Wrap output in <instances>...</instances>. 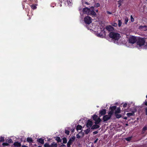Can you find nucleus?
<instances>
[{"label":"nucleus","instance_id":"4c0bfd02","mask_svg":"<svg viewBox=\"0 0 147 147\" xmlns=\"http://www.w3.org/2000/svg\"><path fill=\"white\" fill-rule=\"evenodd\" d=\"M131 21L132 22H133L134 21V18H133L131 15Z\"/></svg>","mask_w":147,"mask_h":147},{"label":"nucleus","instance_id":"5fc2aeb1","mask_svg":"<svg viewBox=\"0 0 147 147\" xmlns=\"http://www.w3.org/2000/svg\"><path fill=\"white\" fill-rule=\"evenodd\" d=\"M96 12H98V10H96Z\"/></svg>","mask_w":147,"mask_h":147},{"label":"nucleus","instance_id":"72a5a7b5","mask_svg":"<svg viewBox=\"0 0 147 147\" xmlns=\"http://www.w3.org/2000/svg\"><path fill=\"white\" fill-rule=\"evenodd\" d=\"M4 138L2 137H0V142H3V141Z\"/></svg>","mask_w":147,"mask_h":147},{"label":"nucleus","instance_id":"de8ad7c7","mask_svg":"<svg viewBox=\"0 0 147 147\" xmlns=\"http://www.w3.org/2000/svg\"><path fill=\"white\" fill-rule=\"evenodd\" d=\"M98 133V132L97 131H95L93 132V133H94V134H96Z\"/></svg>","mask_w":147,"mask_h":147},{"label":"nucleus","instance_id":"a878e982","mask_svg":"<svg viewBox=\"0 0 147 147\" xmlns=\"http://www.w3.org/2000/svg\"><path fill=\"white\" fill-rule=\"evenodd\" d=\"M44 146L45 147H51V145H50L48 143H46L44 144Z\"/></svg>","mask_w":147,"mask_h":147},{"label":"nucleus","instance_id":"c03bdc74","mask_svg":"<svg viewBox=\"0 0 147 147\" xmlns=\"http://www.w3.org/2000/svg\"><path fill=\"white\" fill-rule=\"evenodd\" d=\"M100 6V4L98 3H97L96 4V6L97 7Z\"/></svg>","mask_w":147,"mask_h":147},{"label":"nucleus","instance_id":"f257e3e1","mask_svg":"<svg viewBox=\"0 0 147 147\" xmlns=\"http://www.w3.org/2000/svg\"><path fill=\"white\" fill-rule=\"evenodd\" d=\"M109 36L113 39V41L115 43L120 45L123 43L121 39H120L121 35L115 32H111L109 33Z\"/></svg>","mask_w":147,"mask_h":147},{"label":"nucleus","instance_id":"f03ea898","mask_svg":"<svg viewBox=\"0 0 147 147\" xmlns=\"http://www.w3.org/2000/svg\"><path fill=\"white\" fill-rule=\"evenodd\" d=\"M137 47L139 49L147 48V44L145 42L144 39H139L137 43Z\"/></svg>","mask_w":147,"mask_h":147},{"label":"nucleus","instance_id":"4468645a","mask_svg":"<svg viewBox=\"0 0 147 147\" xmlns=\"http://www.w3.org/2000/svg\"><path fill=\"white\" fill-rule=\"evenodd\" d=\"M100 126L99 125H94L91 127L92 129H94L99 128Z\"/></svg>","mask_w":147,"mask_h":147},{"label":"nucleus","instance_id":"9b49d317","mask_svg":"<svg viewBox=\"0 0 147 147\" xmlns=\"http://www.w3.org/2000/svg\"><path fill=\"white\" fill-rule=\"evenodd\" d=\"M106 29L109 31H112L114 30V28L113 26H108L106 27Z\"/></svg>","mask_w":147,"mask_h":147},{"label":"nucleus","instance_id":"7ed1b4c3","mask_svg":"<svg viewBox=\"0 0 147 147\" xmlns=\"http://www.w3.org/2000/svg\"><path fill=\"white\" fill-rule=\"evenodd\" d=\"M94 7L93 6H92L90 8H88L86 7L84 8L82 10V12L84 14H86L88 15H91L95 16L96 14L94 11Z\"/></svg>","mask_w":147,"mask_h":147},{"label":"nucleus","instance_id":"603ef678","mask_svg":"<svg viewBox=\"0 0 147 147\" xmlns=\"http://www.w3.org/2000/svg\"><path fill=\"white\" fill-rule=\"evenodd\" d=\"M12 142H13L12 140L10 139V143Z\"/></svg>","mask_w":147,"mask_h":147},{"label":"nucleus","instance_id":"20e7f679","mask_svg":"<svg viewBox=\"0 0 147 147\" xmlns=\"http://www.w3.org/2000/svg\"><path fill=\"white\" fill-rule=\"evenodd\" d=\"M137 40L136 38V37L131 36L129 37L128 39V42L129 43L134 44Z\"/></svg>","mask_w":147,"mask_h":147},{"label":"nucleus","instance_id":"6e6d98bb","mask_svg":"<svg viewBox=\"0 0 147 147\" xmlns=\"http://www.w3.org/2000/svg\"><path fill=\"white\" fill-rule=\"evenodd\" d=\"M80 14H81V16L83 15H81V13H80Z\"/></svg>","mask_w":147,"mask_h":147},{"label":"nucleus","instance_id":"4be33fe9","mask_svg":"<svg viewBox=\"0 0 147 147\" xmlns=\"http://www.w3.org/2000/svg\"><path fill=\"white\" fill-rule=\"evenodd\" d=\"M3 147H9V144L7 143H3Z\"/></svg>","mask_w":147,"mask_h":147},{"label":"nucleus","instance_id":"b1692460","mask_svg":"<svg viewBox=\"0 0 147 147\" xmlns=\"http://www.w3.org/2000/svg\"><path fill=\"white\" fill-rule=\"evenodd\" d=\"M37 5L36 4L35 5H31V7L32 9H35L36 8V6Z\"/></svg>","mask_w":147,"mask_h":147},{"label":"nucleus","instance_id":"bf43d9fd","mask_svg":"<svg viewBox=\"0 0 147 147\" xmlns=\"http://www.w3.org/2000/svg\"><path fill=\"white\" fill-rule=\"evenodd\" d=\"M92 147H93V146H92Z\"/></svg>","mask_w":147,"mask_h":147},{"label":"nucleus","instance_id":"09e8293b","mask_svg":"<svg viewBox=\"0 0 147 147\" xmlns=\"http://www.w3.org/2000/svg\"><path fill=\"white\" fill-rule=\"evenodd\" d=\"M65 146V145L64 144H62L59 147H64V146Z\"/></svg>","mask_w":147,"mask_h":147},{"label":"nucleus","instance_id":"cd10ccee","mask_svg":"<svg viewBox=\"0 0 147 147\" xmlns=\"http://www.w3.org/2000/svg\"><path fill=\"white\" fill-rule=\"evenodd\" d=\"M67 142V140L66 138H63V143L65 144Z\"/></svg>","mask_w":147,"mask_h":147},{"label":"nucleus","instance_id":"dca6fc26","mask_svg":"<svg viewBox=\"0 0 147 147\" xmlns=\"http://www.w3.org/2000/svg\"><path fill=\"white\" fill-rule=\"evenodd\" d=\"M147 28V26H140L139 27V29H143V30H146V28Z\"/></svg>","mask_w":147,"mask_h":147},{"label":"nucleus","instance_id":"4d7b16f0","mask_svg":"<svg viewBox=\"0 0 147 147\" xmlns=\"http://www.w3.org/2000/svg\"><path fill=\"white\" fill-rule=\"evenodd\" d=\"M128 125V124H126V125Z\"/></svg>","mask_w":147,"mask_h":147},{"label":"nucleus","instance_id":"a19ab883","mask_svg":"<svg viewBox=\"0 0 147 147\" xmlns=\"http://www.w3.org/2000/svg\"><path fill=\"white\" fill-rule=\"evenodd\" d=\"M76 137L77 138H80V136L79 135V134H77L76 135Z\"/></svg>","mask_w":147,"mask_h":147},{"label":"nucleus","instance_id":"aec40b11","mask_svg":"<svg viewBox=\"0 0 147 147\" xmlns=\"http://www.w3.org/2000/svg\"><path fill=\"white\" fill-rule=\"evenodd\" d=\"M82 128V127L81 125H78L76 127V129L78 131L79 130H80Z\"/></svg>","mask_w":147,"mask_h":147},{"label":"nucleus","instance_id":"423d86ee","mask_svg":"<svg viewBox=\"0 0 147 147\" xmlns=\"http://www.w3.org/2000/svg\"><path fill=\"white\" fill-rule=\"evenodd\" d=\"M84 21L86 24H89L91 23L92 19L90 17L87 16L84 18Z\"/></svg>","mask_w":147,"mask_h":147},{"label":"nucleus","instance_id":"6ab92c4d","mask_svg":"<svg viewBox=\"0 0 147 147\" xmlns=\"http://www.w3.org/2000/svg\"><path fill=\"white\" fill-rule=\"evenodd\" d=\"M57 144L53 142V143L51 144V147H57Z\"/></svg>","mask_w":147,"mask_h":147},{"label":"nucleus","instance_id":"a211bd4d","mask_svg":"<svg viewBox=\"0 0 147 147\" xmlns=\"http://www.w3.org/2000/svg\"><path fill=\"white\" fill-rule=\"evenodd\" d=\"M147 130V126H144L143 128L142 129V133L143 134H144L145 131Z\"/></svg>","mask_w":147,"mask_h":147},{"label":"nucleus","instance_id":"3c124183","mask_svg":"<svg viewBox=\"0 0 147 147\" xmlns=\"http://www.w3.org/2000/svg\"><path fill=\"white\" fill-rule=\"evenodd\" d=\"M144 104L146 105L147 106V102H146V101L145 102Z\"/></svg>","mask_w":147,"mask_h":147},{"label":"nucleus","instance_id":"1a4fd4ad","mask_svg":"<svg viewBox=\"0 0 147 147\" xmlns=\"http://www.w3.org/2000/svg\"><path fill=\"white\" fill-rule=\"evenodd\" d=\"M92 122L90 120H88L86 124L87 127L89 128H90L92 126Z\"/></svg>","mask_w":147,"mask_h":147},{"label":"nucleus","instance_id":"ddd939ff","mask_svg":"<svg viewBox=\"0 0 147 147\" xmlns=\"http://www.w3.org/2000/svg\"><path fill=\"white\" fill-rule=\"evenodd\" d=\"M100 113L101 115H105L106 113V111L105 109H103L100 111Z\"/></svg>","mask_w":147,"mask_h":147},{"label":"nucleus","instance_id":"c9c22d12","mask_svg":"<svg viewBox=\"0 0 147 147\" xmlns=\"http://www.w3.org/2000/svg\"><path fill=\"white\" fill-rule=\"evenodd\" d=\"M56 140H57V141L58 142H61V140L60 139V138L59 137H57V138H56Z\"/></svg>","mask_w":147,"mask_h":147},{"label":"nucleus","instance_id":"6e6552de","mask_svg":"<svg viewBox=\"0 0 147 147\" xmlns=\"http://www.w3.org/2000/svg\"><path fill=\"white\" fill-rule=\"evenodd\" d=\"M136 111V109L135 108L132 111L131 113H127L126 115L128 117L133 116L134 113Z\"/></svg>","mask_w":147,"mask_h":147},{"label":"nucleus","instance_id":"c85d7f7f","mask_svg":"<svg viewBox=\"0 0 147 147\" xmlns=\"http://www.w3.org/2000/svg\"><path fill=\"white\" fill-rule=\"evenodd\" d=\"M122 24V22L120 20H118V26L119 27H120L121 26Z\"/></svg>","mask_w":147,"mask_h":147},{"label":"nucleus","instance_id":"a18cd8bd","mask_svg":"<svg viewBox=\"0 0 147 147\" xmlns=\"http://www.w3.org/2000/svg\"><path fill=\"white\" fill-rule=\"evenodd\" d=\"M107 14H111L112 13L111 12H109V11H107Z\"/></svg>","mask_w":147,"mask_h":147},{"label":"nucleus","instance_id":"39448f33","mask_svg":"<svg viewBox=\"0 0 147 147\" xmlns=\"http://www.w3.org/2000/svg\"><path fill=\"white\" fill-rule=\"evenodd\" d=\"M93 120L95 121V123L98 124L100 122L101 120L98 117V116L96 115H94L92 116Z\"/></svg>","mask_w":147,"mask_h":147},{"label":"nucleus","instance_id":"f3484780","mask_svg":"<svg viewBox=\"0 0 147 147\" xmlns=\"http://www.w3.org/2000/svg\"><path fill=\"white\" fill-rule=\"evenodd\" d=\"M27 141L28 142L31 143L32 142L33 140L32 138L30 137H28L27 139Z\"/></svg>","mask_w":147,"mask_h":147},{"label":"nucleus","instance_id":"58836bf2","mask_svg":"<svg viewBox=\"0 0 147 147\" xmlns=\"http://www.w3.org/2000/svg\"><path fill=\"white\" fill-rule=\"evenodd\" d=\"M82 4L84 5L85 3L87 5L88 4V3L87 2H85L84 1H83V0L82 1Z\"/></svg>","mask_w":147,"mask_h":147},{"label":"nucleus","instance_id":"9d476101","mask_svg":"<svg viewBox=\"0 0 147 147\" xmlns=\"http://www.w3.org/2000/svg\"><path fill=\"white\" fill-rule=\"evenodd\" d=\"M111 118V116L106 115L104 116L103 117V120L104 121H106L109 120Z\"/></svg>","mask_w":147,"mask_h":147},{"label":"nucleus","instance_id":"7c9ffc66","mask_svg":"<svg viewBox=\"0 0 147 147\" xmlns=\"http://www.w3.org/2000/svg\"><path fill=\"white\" fill-rule=\"evenodd\" d=\"M131 138L132 137H129L126 138L125 139L127 141H130V140H131Z\"/></svg>","mask_w":147,"mask_h":147},{"label":"nucleus","instance_id":"393cba45","mask_svg":"<svg viewBox=\"0 0 147 147\" xmlns=\"http://www.w3.org/2000/svg\"><path fill=\"white\" fill-rule=\"evenodd\" d=\"M116 106H114L111 107H110L111 111H114L116 109Z\"/></svg>","mask_w":147,"mask_h":147},{"label":"nucleus","instance_id":"8fccbe9b","mask_svg":"<svg viewBox=\"0 0 147 147\" xmlns=\"http://www.w3.org/2000/svg\"><path fill=\"white\" fill-rule=\"evenodd\" d=\"M98 140V139H96V140L94 141V143H96L97 142V141Z\"/></svg>","mask_w":147,"mask_h":147},{"label":"nucleus","instance_id":"052dcab7","mask_svg":"<svg viewBox=\"0 0 147 147\" xmlns=\"http://www.w3.org/2000/svg\"><path fill=\"white\" fill-rule=\"evenodd\" d=\"M146 1H147V0H146Z\"/></svg>","mask_w":147,"mask_h":147},{"label":"nucleus","instance_id":"412c9836","mask_svg":"<svg viewBox=\"0 0 147 147\" xmlns=\"http://www.w3.org/2000/svg\"><path fill=\"white\" fill-rule=\"evenodd\" d=\"M120 112V108H118L116 109L115 111V114L119 113Z\"/></svg>","mask_w":147,"mask_h":147},{"label":"nucleus","instance_id":"79ce46f5","mask_svg":"<svg viewBox=\"0 0 147 147\" xmlns=\"http://www.w3.org/2000/svg\"><path fill=\"white\" fill-rule=\"evenodd\" d=\"M98 29L99 30H95V29H94V30L95 32H98V31H100V28H98Z\"/></svg>","mask_w":147,"mask_h":147},{"label":"nucleus","instance_id":"ea45409f","mask_svg":"<svg viewBox=\"0 0 147 147\" xmlns=\"http://www.w3.org/2000/svg\"><path fill=\"white\" fill-rule=\"evenodd\" d=\"M127 103H124L123 105V107L124 108H125L127 105Z\"/></svg>","mask_w":147,"mask_h":147},{"label":"nucleus","instance_id":"2eb2a0df","mask_svg":"<svg viewBox=\"0 0 147 147\" xmlns=\"http://www.w3.org/2000/svg\"><path fill=\"white\" fill-rule=\"evenodd\" d=\"M13 145L14 146H16L17 147H20L21 146V144L20 143L18 142H15Z\"/></svg>","mask_w":147,"mask_h":147},{"label":"nucleus","instance_id":"e433bc0d","mask_svg":"<svg viewBox=\"0 0 147 147\" xmlns=\"http://www.w3.org/2000/svg\"><path fill=\"white\" fill-rule=\"evenodd\" d=\"M65 133L68 135L69 134V131L67 130H65Z\"/></svg>","mask_w":147,"mask_h":147},{"label":"nucleus","instance_id":"13d9d810","mask_svg":"<svg viewBox=\"0 0 147 147\" xmlns=\"http://www.w3.org/2000/svg\"><path fill=\"white\" fill-rule=\"evenodd\" d=\"M146 98H147V95H146Z\"/></svg>","mask_w":147,"mask_h":147},{"label":"nucleus","instance_id":"f8f14e48","mask_svg":"<svg viewBox=\"0 0 147 147\" xmlns=\"http://www.w3.org/2000/svg\"><path fill=\"white\" fill-rule=\"evenodd\" d=\"M37 141L42 144H44V140L42 138H40L38 139H37Z\"/></svg>","mask_w":147,"mask_h":147},{"label":"nucleus","instance_id":"473e14b6","mask_svg":"<svg viewBox=\"0 0 147 147\" xmlns=\"http://www.w3.org/2000/svg\"><path fill=\"white\" fill-rule=\"evenodd\" d=\"M111 24L112 26L115 27H116L117 26V24L115 23H113Z\"/></svg>","mask_w":147,"mask_h":147},{"label":"nucleus","instance_id":"c756f323","mask_svg":"<svg viewBox=\"0 0 147 147\" xmlns=\"http://www.w3.org/2000/svg\"><path fill=\"white\" fill-rule=\"evenodd\" d=\"M113 113L114 111H111L109 112L108 115H109V116H111V115Z\"/></svg>","mask_w":147,"mask_h":147},{"label":"nucleus","instance_id":"2f4dec72","mask_svg":"<svg viewBox=\"0 0 147 147\" xmlns=\"http://www.w3.org/2000/svg\"><path fill=\"white\" fill-rule=\"evenodd\" d=\"M128 21V19L127 18H125V24H127Z\"/></svg>","mask_w":147,"mask_h":147},{"label":"nucleus","instance_id":"37998d69","mask_svg":"<svg viewBox=\"0 0 147 147\" xmlns=\"http://www.w3.org/2000/svg\"><path fill=\"white\" fill-rule=\"evenodd\" d=\"M118 4H119V7L121 5V2L120 1H118Z\"/></svg>","mask_w":147,"mask_h":147},{"label":"nucleus","instance_id":"0eeeda50","mask_svg":"<svg viewBox=\"0 0 147 147\" xmlns=\"http://www.w3.org/2000/svg\"><path fill=\"white\" fill-rule=\"evenodd\" d=\"M75 139V137L74 136L72 137L71 138H70L69 141L67 143V146L68 147H69L70 145L72 143V142L74 141Z\"/></svg>","mask_w":147,"mask_h":147},{"label":"nucleus","instance_id":"49530a36","mask_svg":"<svg viewBox=\"0 0 147 147\" xmlns=\"http://www.w3.org/2000/svg\"><path fill=\"white\" fill-rule=\"evenodd\" d=\"M145 112H146V115H147V107L145 108Z\"/></svg>","mask_w":147,"mask_h":147},{"label":"nucleus","instance_id":"864d4df0","mask_svg":"<svg viewBox=\"0 0 147 147\" xmlns=\"http://www.w3.org/2000/svg\"><path fill=\"white\" fill-rule=\"evenodd\" d=\"M22 147H28L27 146H25V145H23L22 146Z\"/></svg>","mask_w":147,"mask_h":147},{"label":"nucleus","instance_id":"bb28decb","mask_svg":"<svg viewBox=\"0 0 147 147\" xmlns=\"http://www.w3.org/2000/svg\"><path fill=\"white\" fill-rule=\"evenodd\" d=\"M97 36L100 37H102L103 36V34H102V33H100L99 34H97Z\"/></svg>","mask_w":147,"mask_h":147},{"label":"nucleus","instance_id":"f704fd0d","mask_svg":"<svg viewBox=\"0 0 147 147\" xmlns=\"http://www.w3.org/2000/svg\"><path fill=\"white\" fill-rule=\"evenodd\" d=\"M121 115L120 114H117L116 115V117L117 118H119L121 117Z\"/></svg>","mask_w":147,"mask_h":147},{"label":"nucleus","instance_id":"5701e85b","mask_svg":"<svg viewBox=\"0 0 147 147\" xmlns=\"http://www.w3.org/2000/svg\"><path fill=\"white\" fill-rule=\"evenodd\" d=\"M90 131V128H88L86 129V130L84 131L85 132V134H88Z\"/></svg>","mask_w":147,"mask_h":147}]
</instances>
